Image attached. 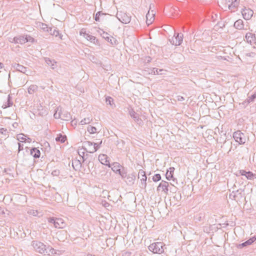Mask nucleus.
<instances>
[{"mask_svg":"<svg viewBox=\"0 0 256 256\" xmlns=\"http://www.w3.org/2000/svg\"><path fill=\"white\" fill-rule=\"evenodd\" d=\"M34 42V39L32 37L30 36H21L19 38H16V42L17 43H20L21 44H25L26 42Z\"/></svg>","mask_w":256,"mask_h":256,"instance_id":"obj_6","label":"nucleus"},{"mask_svg":"<svg viewBox=\"0 0 256 256\" xmlns=\"http://www.w3.org/2000/svg\"><path fill=\"white\" fill-rule=\"evenodd\" d=\"M253 11L251 9L248 8H244L242 11L243 18L246 20L250 19L253 16Z\"/></svg>","mask_w":256,"mask_h":256,"instance_id":"obj_8","label":"nucleus"},{"mask_svg":"<svg viewBox=\"0 0 256 256\" xmlns=\"http://www.w3.org/2000/svg\"><path fill=\"white\" fill-rule=\"evenodd\" d=\"M234 26L238 30H242L244 26L243 21L242 20H237L234 24Z\"/></svg>","mask_w":256,"mask_h":256,"instance_id":"obj_14","label":"nucleus"},{"mask_svg":"<svg viewBox=\"0 0 256 256\" xmlns=\"http://www.w3.org/2000/svg\"><path fill=\"white\" fill-rule=\"evenodd\" d=\"M154 20V14L153 12H148L146 16V22L148 25L152 24Z\"/></svg>","mask_w":256,"mask_h":256,"instance_id":"obj_10","label":"nucleus"},{"mask_svg":"<svg viewBox=\"0 0 256 256\" xmlns=\"http://www.w3.org/2000/svg\"><path fill=\"white\" fill-rule=\"evenodd\" d=\"M19 148V150H20V144H19V148Z\"/></svg>","mask_w":256,"mask_h":256,"instance_id":"obj_24","label":"nucleus"},{"mask_svg":"<svg viewBox=\"0 0 256 256\" xmlns=\"http://www.w3.org/2000/svg\"><path fill=\"white\" fill-rule=\"evenodd\" d=\"M240 173L242 176H244L248 179L252 180L254 177L255 175L251 172H246L244 170L240 171Z\"/></svg>","mask_w":256,"mask_h":256,"instance_id":"obj_12","label":"nucleus"},{"mask_svg":"<svg viewBox=\"0 0 256 256\" xmlns=\"http://www.w3.org/2000/svg\"><path fill=\"white\" fill-rule=\"evenodd\" d=\"M66 139V136H60L56 138V141H60L62 142H64Z\"/></svg>","mask_w":256,"mask_h":256,"instance_id":"obj_21","label":"nucleus"},{"mask_svg":"<svg viewBox=\"0 0 256 256\" xmlns=\"http://www.w3.org/2000/svg\"><path fill=\"white\" fill-rule=\"evenodd\" d=\"M138 178H140V180L144 182H146V176L145 172L143 170H140L138 174ZM145 184H146V183H145Z\"/></svg>","mask_w":256,"mask_h":256,"instance_id":"obj_17","label":"nucleus"},{"mask_svg":"<svg viewBox=\"0 0 256 256\" xmlns=\"http://www.w3.org/2000/svg\"><path fill=\"white\" fill-rule=\"evenodd\" d=\"M182 41V36H180L179 34L176 37H174L172 40V44L174 46H180Z\"/></svg>","mask_w":256,"mask_h":256,"instance_id":"obj_11","label":"nucleus"},{"mask_svg":"<svg viewBox=\"0 0 256 256\" xmlns=\"http://www.w3.org/2000/svg\"><path fill=\"white\" fill-rule=\"evenodd\" d=\"M86 149L87 152L92 153L96 152L98 148V145L96 143L87 142L85 144Z\"/></svg>","mask_w":256,"mask_h":256,"instance_id":"obj_4","label":"nucleus"},{"mask_svg":"<svg viewBox=\"0 0 256 256\" xmlns=\"http://www.w3.org/2000/svg\"><path fill=\"white\" fill-rule=\"evenodd\" d=\"M30 154L34 158H38L40 156V150H38V149L36 148H34L32 150H31Z\"/></svg>","mask_w":256,"mask_h":256,"instance_id":"obj_16","label":"nucleus"},{"mask_svg":"<svg viewBox=\"0 0 256 256\" xmlns=\"http://www.w3.org/2000/svg\"><path fill=\"white\" fill-rule=\"evenodd\" d=\"M98 160L102 164L111 167L108 156L104 154H100L98 156Z\"/></svg>","mask_w":256,"mask_h":256,"instance_id":"obj_7","label":"nucleus"},{"mask_svg":"<svg viewBox=\"0 0 256 256\" xmlns=\"http://www.w3.org/2000/svg\"><path fill=\"white\" fill-rule=\"evenodd\" d=\"M58 222H55V224H56V223H58Z\"/></svg>","mask_w":256,"mask_h":256,"instance_id":"obj_25","label":"nucleus"},{"mask_svg":"<svg viewBox=\"0 0 256 256\" xmlns=\"http://www.w3.org/2000/svg\"><path fill=\"white\" fill-rule=\"evenodd\" d=\"M234 138L239 144H244L246 140V138L240 131L238 130L234 132Z\"/></svg>","mask_w":256,"mask_h":256,"instance_id":"obj_3","label":"nucleus"},{"mask_svg":"<svg viewBox=\"0 0 256 256\" xmlns=\"http://www.w3.org/2000/svg\"><path fill=\"white\" fill-rule=\"evenodd\" d=\"M168 183L165 181H162L158 186V191L163 192L164 194H167L168 192Z\"/></svg>","mask_w":256,"mask_h":256,"instance_id":"obj_9","label":"nucleus"},{"mask_svg":"<svg viewBox=\"0 0 256 256\" xmlns=\"http://www.w3.org/2000/svg\"><path fill=\"white\" fill-rule=\"evenodd\" d=\"M17 139L20 142H24L27 141L30 142V138H26V136L22 134H20L17 136Z\"/></svg>","mask_w":256,"mask_h":256,"instance_id":"obj_15","label":"nucleus"},{"mask_svg":"<svg viewBox=\"0 0 256 256\" xmlns=\"http://www.w3.org/2000/svg\"><path fill=\"white\" fill-rule=\"evenodd\" d=\"M246 39L248 42L250 44L254 42L256 40L255 34L252 32H248L246 35Z\"/></svg>","mask_w":256,"mask_h":256,"instance_id":"obj_13","label":"nucleus"},{"mask_svg":"<svg viewBox=\"0 0 256 256\" xmlns=\"http://www.w3.org/2000/svg\"><path fill=\"white\" fill-rule=\"evenodd\" d=\"M256 240V238H251L249 239L247 241H246V242L240 244L239 246L242 247V246H246L248 245H250L252 242H254Z\"/></svg>","mask_w":256,"mask_h":256,"instance_id":"obj_19","label":"nucleus"},{"mask_svg":"<svg viewBox=\"0 0 256 256\" xmlns=\"http://www.w3.org/2000/svg\"><path fill=\"white\" fill-rule=\"evenodd\" d=\"M119 20L124 24H128L130 22L131 16L124 12H120L118 14Z\"/></svg>","mask_w":256,"mask_h":256,"instance_id":"obj_5","label":"nucleus"},{"mask_svg":"<svg viewBox=\"0 0 256 256\" xmlns=\"http://www.w3.org/2000/svg\"><path fill=\"white\" fill-rule=\"evenodd\" d=\"M88 130L90 134H94L96 132V128L91 126H88Z\"/></svg>","mask_w":256,"mask_h":256,"instance_id":"obj_20","label":"nucleus"},{"mask_svg":"<svg viewBox=\"0 0 256 256\" xmlns=\"http://www.w3.org/2000/svg\"><path fill=\"white\" fill-rule=\"evenodd\" d=\"M152 179L154 182L159 181L161 179V176L160 174H156L153 176Z\"/></svg>","mask_w":256,"mask_h":256,"instance_id":"obj_22","label":"nucleus"},{"mask_svg":"<svg viewBox=\"0 0 256 256\" xmlns=\"http://www.w3.org/2000/svg\"><path fill=\"white\" fill-rule=\"evenodd\" d=\"M100 12H98L96 14V17H95V20L96 21H98L99 20H100V18H99V15H100Z\"/></svg>","mask_w":256,"mask_h":256,"instance_id":"obj_23","label":"nucleus"},{"mask_svg":"<svg viewBox=\"0 0 256 256\" xmlns=\"http://www.w3.org/2000/svg\"><path fill=\"white\" fill-rule=\"evenodd\" d=\"M228 3V6L230 7H236L238 6L240 0H226Z\"/></svg>","mask_w":256,"mask_h":256,"instance_id":"obj_18","label":"nucleus"},{"mask_svg":"<svg viewBox=\"0 0 256 256\" xmlns=\"http://www.w3.org/2000/svg\"><path fill=\"white\" fill-rule=\"evenodd\" d=\"M149 250L154 254H160L164 252L163 244L161 242H156L149 246Z\"/></svg>","mask_w":256,"mask_h":256,"instance_id":"obj_1","label":"nucleus"},{"mask_svg":"<svg viewBox=\"0 0 256 256\" xmlns=\"http://www.w3.org/2000/svg\"><path fill=\"white\" fill-rule=\"evenodd\" d=\"M112 170L116 173H118L122 176L126 175L124 168L118 162H114L112 165Z\"/></svg>","mask_w":256,"mask_h":256,"instance_id":"obj_2","label":"nucleus"}]
</instances>
